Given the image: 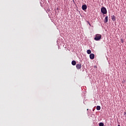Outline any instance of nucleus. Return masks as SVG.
<instances>
[{
    "instance_id": "11",
    "label": "nucleus",
    "mask_w": 126,
    "mask_h": 126,
    "mask_svg": "<svg viewBox=\"0 0 126 126\" xmlns=\"http://www.w3.org/2000/svg\"><path fill=\"white\" fill-rule=\"evenodd\" d=\"M99 126H104V123H99Z\"/></svg>"
},
{
    "instance_id": "8",
    "label": "nucleus",
    "mask_w": 126,
    "mask_h": 126,
    "mask_svg": "<svg viewBox=\"0 0 126 126\" xmlns=\"http://www.w3.org/2000/svg\"><path fill=\"white\" fill-rule=\"evenodd\" d=\"M96 110H97V111H100L101 110V106H96Z\"/></svg>"
},
{
    "instance_id": "1",
    "label": "nucleus",
    "mask_w": 126,
    "mask_h": 126,
    "mask_svg": "<svg viewBox=\"0 0 126 126\" xmlns=\"http://www.w3.org/2000/svg\"><path fill=\"white\" fill-rule=\"evenodd\" d=\"M102 38V35L100 34H95V37L94 39L95 41H99Z\"/></svg>"
},
{
    "instance_id": "12",
    "label": "nucleus",
    "mask_w": 126,
    "mask_h": 126,
    "mask_svg": "<svg viewBox=\"0 0 126 126\" xmlns=\"http://www.w3.org/2000/svg\"><path fill=\"white\" fill-rule=\"evenodd\" d=\"M94 68H97V65H94Z\"/></svg>"
},
{
    "instance_id": "3",
    "label": "nucleus",
    "mask_w": 126,
    "mask_h": 126,
    "mask_svg": "<svg viewBox=\"0 0 126 126\" xmlns=\"http://www.w3.org/2000/svg\"><path fill=\"white\" fill-rule=\"evenodd\" d=\"M95 58V55H94V54L92 53L90 55V58L91 60H94Z\"/></svg>"
},
{
    "instance_id": "7",
    "label": "nucleus",
    "mask_w": 126,
    "mask_h": 126,
    "mask_svg": "<svg viewBox=\"0 0 126 126\" xmlns=\"http://www.w3.org/2000/svg\"><path fill=\"white\" fill-rule=\"evenodd\" d=\"M71 63L72 65H75L76 64V62L75 61H72Z\"/></svg>"
},
{
    "instance_id": "2",
    "label": "nucleus",
    "mask_w": 126,
    "mask_h": 126,
    "mask_svg": "<svg viewBox=\"0 0 126 126\" xmlns=\"http://www.w3.org/2000/svg\"><path fill=\"white\" fill-rule=\"evenodd\" d=\"M101 11L103 14H107V9L105 7H103L101 8Z\"/></svg>"
},
{
    "instance_id": "6",
    "label": "nucleus",
    "mask_w": 126,
    "mask_h": 126,
    "mask_svg": "<svg viewBox=\"0 0 126 126\" xmlns=\"http://www.w3.org/2000/svg\"><path fill=\"white\" fill-rule=\"evenodd\" d=\"M108 22V16H106L104 19V23Z\"/></svg>"
},
{
    "instance_id": "9",
    "label": "nucleus",
    "mask_w": 126,
    "mask_h": 126,
    "mask_svg": "<svg viewBox=\"0 0 126 126\" xmlns=\"http://www.w3.org/2000/svg\"><path fill=\"white\" fill-rule=\"evenodd\" d=\"M112 20L113 21H115L116 20V18H115V16L113 15V16H112Z\"/></svg>"
},
{
    "instance_id": "4",
    "label": "nucleus",
    "mask_w": 126,
    "mask_h": 126,
    "mask_svg": "<svg viewBox=\"0 0 126 126\" xmlns=\"http://www.w3.org/2000/svg\"><path fill=\"white\" fill-rule=\"evenodd\" d=\"M82 8L83 10H86V9H87V5H86V4L83 5Z\"/></svg>"
},
{
    "instance_id": "10",
    "label": "nucleus",
    "mask_w": 126,
    "mask_h": 126,
    "mask_svg": "<svg viewBox=\"0 0 126 126\" xmlns=\"http://www.w3.org/2000/svg\"><path fill=\"white\" fill-rule=\"evenodd\" d=\"M87 54H88V55H90V54H91V50H88L87 51Z\"/></svg>"
},
{
    "instance_id": "14",
    "label": "nucleus",
    "mask_w": 126,
    "mask_h": 126,
    "mask_svg": "<svg viewBox=\"0 0 126 126\" xmlns=\"http://www.w3.org/2000/svg\"><path fill=\"white\" fill-rule=\"evenodd\" d=\"M87 111H88V109H87Z\"/></svg>"
},
{
    "instance_id": "5",
    "label": "nucleus",
    "mask_w": 126,
    "mask_h": 126,
    "mask_svg": "<svg viewBox=\"0 0 126 126\" xmlns=\"http://www.w3.org/2000/svg\"><path fill=\"white\" fill-rule=\"evenodd\" d=\"M76 66L77 69H80V68H81V64H77Z\"/></svg>"
},
{
    "instance_id": "13",
    "label": "nucleus",
    "mask_w": 126,
    "mask_h": 126,
    "mask_svg": "<svg viewBox=\"0 0 126 126\" xmlns=\"http://www.w3.org/2000/svg\"><path fill=\"white\" fill-rule=\"evenodd\" d=\"M89 24L90 26H91V24H90V23L89 22Z\"/></svg>"
}]
</instances>
